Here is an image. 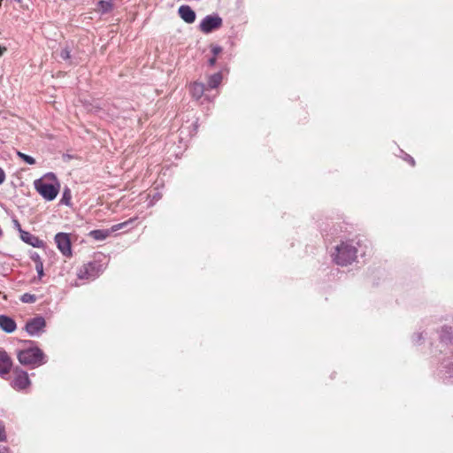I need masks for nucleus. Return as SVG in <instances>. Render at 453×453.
<instances>
[{
  "mask_svg": "<svg viewBox=\"0 0 453 453\" xmlns=\"http://www.w3.org/2000/svg\"><path fill=\"white\" fill-rule=\"evenodd\" d=\"M127 224V222L117 224L112 226L111 229L92 230L89 232L88 235L96 241H104L109 237L111 233L121 229Z\"/></svg>",
  "mask_w": 453,
  "mask_h": 453,
  "instance_id": "obj_7",
  "label": "nucleus"
},
{
  "mask_svg": "<svg viewBox=\"0 0 453 453\" xmlns=\"http://www.w3.org/2000/svg\"><path fill=\"white\" fill-rule=\"evenodd\" d=\"M180 18L187 23H193L196 19L195 12L188 5H182L179 8Z\"/></svg>",
  "mask_w": 453,
  "mask_h": 453,
  "instance_id": "obj_11",
  "label": "nucleus"
},
{
  "mask_svg": "<svg viewBox=\"0 0 453 453\" xmlns=\"http://www.w3.org/2000/svg\"><path fill=\"white\" fill-rule=\"evenodd\" d=\"M12 360L5 351H0V368H10Z\"/></svg>",
  "mask_w": 453,
  "mask_h": 453,
  "instance_id": "obj_16",
  "label": "nucleus"
},
{
  "mask_svg": "<svg viewBox=\"0 0 453 453\" xmlns=\"http://www.w3.org/2000/svg\"><path fill=\"white\" fill-rule=\"evenodd\" d=\"M44 327L45 320L42 317L35 318L26 324V330L32 336L39 334Z\"/></svg>",
  "mask_w": 453,
  "mask_h": 453,
  "instance_id": "obj_9",
  "label": "nucleus"
},
{
  "mask_svg": "<svg viewBox=\"0 0 453 453\" xmlns=\"http://www.w3.org/2000/svg\"><path fill=\"white\" fill-rule=\"evenodd\" d=\"M216 63V56H214L213 58H211L210 60H209V64L210 65H214Z\"/></svg>",
  "mask_w": 453,
  "mask_h": 453,
  "instance_id": "obj_24",
  "label": "nucleus"
},
{
  "mask_svg": "<svg viewBox=\"0 0 453 453\" xmlns=\"http://www.w3.org/2000/svg\"><path fill=\"white\" fill-rule=\"evenodd\" d=\"M0 328L6 333H12L16 329V323L12 318L0 315Z\"/></svg>",
  "mask_w": 453,
  "mask_h": 453,
  "instance_id": "obj_10",
  "label": "nucleus"
},
{
  "mask_svg": "<svg viewBox=\"0 0 453 453\" xmlns=\"http://www.w3.org/2000/svg\"><path fill=\"white\" fill-rule=\"evenodd\" d=\"M113 8L112 0H101L97 4L96 11L102 14L111 12Z\"/></svg>",
  "mask_w": 453,
  "mask_h": 453,
  "instance_id": "obj_12",
  "label": "nucleus"
},
{
  "mask_svg": "<svg viewBox=\"0 0 453 453\" xmlns=\"http://www.w3.org/2000/svg\"><path fill=\"white\" fill-rule=\"evenodd\" d=\"M357 257V249L349 242H342L336 247L335 262L340 265H347Z\"/></svg>",
  "mask_w": 453,
  "mask_h": 453,
  "instance_id": "obj_3",
  "label": "nucleus"
},
{
  "mask_svg": "<svg viewBox=\"0 0 453 453\" xmlns=\"http://www.w3.org/2000/svg\"><path fill=\"white\" fill-rule=\"evenodd\" d=\"M18 156L28 165L35 164V159L34 157H32L31 156H28V155L19 152V151L18 152Z\"/></svg>",
  "mask_w": 453,
  "mask_h": 453,
  "instance_id": "obj_18",
  "label": "nucleus"
},
{
  "mask_svg": "<svg viewBox=\"0 0 453 453\" xmlns=\"http://www.w3.org/2000/svg\"><path fill=\"white\" fill-rule=\"evenodd\" d=\"M0 453H10V450L8 448L4 447L2 449H0Z\"/></svg>",
  "mask_w": 453,
  "mask_h": 453,
  "instance_id": "obj_26",
  "label": "nucleus"
},
{
  "mask_svg": "<svg viewBox=\"0 0 453 453\" xmlns=\"http://www.w3.org/2000/svg\"><path fill=\"white\" fill-rule=\"evenodd\" d=\"M190 92L194 97L199 99L204 92V85L200 82H194L190 86Z\"/></svg>",
  "mask_w": 453,
  "mask_h": 453,
  "instance_id": "obj_13",
  "label": "nucleus"
},
{
  "mask_svg": "<svg viewBox=\"0 0 453 453\" xmlns=\"http://www.w3.org/2000/svg\"><path fill=\"white\" fill-rule=\"evenodd\" d=\"M60 58L64 60H67L70 58V50L67 48H65L60 52Z\"/></svg>",
  "mask_w": 453,
  "mask_h": 453,
  "instance_id": "obj_20",
  "label": "nucleus"
},
{
  "mask_svg": "<svg viewBox=\"0 0 453 453\" xmlns=\"http://www.w3.org/2000/svg\"><path fill=\"white\" fill-rule=\"evenodd\" d=\"M9 376L12 377L14 388L23 389L29 384L28 375L24 370H0V377L9 379Z\"/></svg>",
  "mask_w": 453,
  "mask_h": 453,
  "instance_id": "obj_4",
  "label": "nucleus"
},
{
  "mask_svg": "<svg viewBox=\"0 0 453 453\" xmlns=\"http://www.w3.org/2000/svg\"><path fill=\"white\" fill-rule=\"evenodd\" d=\"M20 364L28 365H42L46 363V357L39 348L24 349L18 354Z\"/></svg>",
  "mask_w": 453,
  "mask_h": 453,
  "instance_id": "obj_2",
  "label": "nucleus"
},
{
  "mask_svg": "<svg viewBox=\"0 0 453 453\" xmlns=\"http://www.w3.org/2000/svg\"><path fill=\"white\" fill-rule=\"evenodd\" d=\"M221 51H222L221 47L217 46V45L211 46V52L213 53L214 56L219 55Z\"/></svg>",
  "mask_w": 453,
  "mask_h": 453,
  "instance_id": "obj_21",
  "label": "nucleus"
},
{
  "mask_svg": "<svg viewBox=\"0 0 453 453\" xmlns=\"http://www.w3.org/2000/svg\"><path fill=\"white\" fill-rule=\"evenodd\" d=\"M20 300L25 303H33L36 301L35 295L26 293L21 296Z\"/></svg>",
  "mask_w": 453,
  "mask_h": 453,
  "instance_id": "obj_17",
  "label": "nucleus"
},
{
  "mask_svg": "<svg viewBox=\"0 0 453 453\" xmlns=\"http://www.w3.org/2000/svg\"><path fill=\"white\" fill-rule=\"evenodd\" d=\"M67 196V192L65 191V192L64 193V196H63L62 201H65V203H68V202H67V196Z\"/></svg>",
  "mask_w": 453,
  "mask_h": 453,
  "instance_id": "obj_27",
  "label": "nucleus"
},
{
  "mask_svg": "<svg viewBox=\"0 0 453 453\" xmlns=\"http://www.w3.org/2000/svg\"><path fill=\"white\" fill-rule=\"evenodd\" d=\"M222 81V74L220 73L211 75L208 79V87L216 88Z\"/></svg>",
  "mask_w": 453,
  "mask_h": 453,
  "instance_id": "obj_14",
  "label": "nucleus"
},
{
  "mask_svg": "<svg viewBox=\"0 0 453 453\" xmlns=\"http://www.w3.org/2000/svg\"><path fill=\"white\" fill-rule=\"evenodd\" d=\"M5 180V173L3 169L0 168V185Z\"/></svg>",
  "mask_w": 453,
  "mask_h": 453,
  "instance_id": "obj_23",
  "label": "nucleus"
},
{
  "mask_svg": "<svg viewBox=\"0 0 453 453\" xmlns=\"http://www.w3.org/2000/svg\"><path fill=\"white\" fill-rule=\"evenodd\" d=\"M21 238L24 242L31 244L34 247L39 246V240L35 236L32 235L28 232H21Z\"/></svg>",
  "mask_w": 453,
  "mask_h": 453,
  "instance_id": "obj_15",
  "label": "nucleus"
},
{
  "mask_svg": "<svg viewBox=\"0 0 453 453\" xmlns=\"http://www.w3.org/2000/svg\"><path fill=\"white\" fill-rule=\"evenodd\" d=\"M6 48L5 47H2L0 45V57L3 56L4 54V52L6 51Z\"/></svg>",
  "mask_w": 453,
  "mask_h": 453,
  "instance_id": "obj_25",
  "label": "nucleus"
},
{
  "mask_svg": "<svg viewBox=\"0 0 453 453\" xmlns=\"http://www.w3.org/2000/svg\"><path fill=\"white\" fill-rule=\"evenodd\" d=\"M55 242L58 249L66 257L73 255L70 235L66 233H58L55 235Z\"/></svg>",
  "mask_w": 453,
  "mask_h": 453,
  "instance_id": "obj_5",
  "label": "nucleus"
},
{
  "mask_svg": "<svg viewBox=\"0 0 453 453\" xmlns=\"http://www.w3.org/2000/svg\"><path fill=\"white\" fill-rule=\"evenodd\" d=\"M7 435L5 431V426L3 422H0V441H6Z\"/></svg>",
  "mask_w": 453,
  "mask_h": 453,
  "instance_id": "obj_19",
  "label": "nucleus"
},
{
  "mask_svg": "<svg viewBox=\"0 0 453 453\" xmlns=\"http://www.w3.org/2000/svg\"><path fill=\"white\" fill-rule=\"evenodd\" d=\"M38 193L46 200L56 198L59 191V184L53 174H50L35 182Z\"/></svg>",
  "mask_w": 453,
  "mask_h": 453,
  "instance_id": "obj_1",
  "label": "nucleus"
},
{
  "mask_svg": "<svg viewBox=\"0 0 453 453\" xmlns=\"http://www.w3.org/2000/svg\"><path fill=\"white\" fill-rule=\"evenodd\" d=\"M36 271L40 276L43 274L42 263L39 262L36 264Z\"/></svg>",
  "mask_w": 453,
  "mask_h": 453,
  "instance_id": "obj_22",
  "label": "nucleus"
},
{
  "mask_svg": "<svg viewBox=\"0 0 453 453\" xmlns=\"http://www.w3.org/2000/svg\"><path fill=\"white\" fill-rule=\"evenodd\" d=\"M98 275V267L95 263L83 265L77 272V276L81 280H92Z\"/></svg>",
  "mask_w": 453,
  "mask_h": 453,
  "instance_id": "obj_6",
  "label": "nucleus"
},
{
  "mask_svg": "<svg viewBox=\"0 0 453 453\" xmlns=\"http://www.w3.org/2000/svg\"><path fill=\"white\" fill-rule=\"evenodd\" d=\"M222 19L219 16H206L200 24L201 30L204 33H210L214 29L220 27Z\"/></svg>",
  "mask_w": 453,
  "mask_h": 453,
  "instance_id": "obj_8",
  "label": "nucleus"
}]
</instances>
